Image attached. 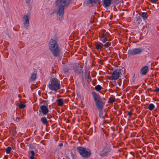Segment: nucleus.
<instances>
[{
  "label": "nucleus",
  "mask_w": 159,
  "mask_h": 159,
  "mask_svg": "<svg viewBox=\"0 0 159 159\" xmlns=\"http://www.w3.org/2000/svg\"><path fill=\"white\" fill-rule=\"evenodd\" d=\"M102 45V43L99 42H96L95 43L96 48L98 50L99 49H101L103 47Z\"/></svg>",
  "instance_id": "nucleus-15"
},
{
  "label": "nucleus",
  "mask_w": 159,
  "mask_h": 159,
  "mask_svg": "<svg viewBox=\"0 0 159 159\" xmlns=\"http://www.w3.org/2000/svg\"><path fill=\"white\" fill-rule=\"evenodd\" d=\"M18 106L20 109H23L26 107V105L21 103H20L19 104H18Z\"/></svg>",
  "instance_id": "nucleus-25"
},
{
  "label": "nucleus",
  "mask_w": 159,
  "mask_h": 159,
  "mask_svg": "<svg viewBox=\"0 0 159 159\" xmlns=\"http://www.w3.org/2000/svg\"><path fill=\"white\" fill-rule=\"evenodd\" d=\"M154 91L156 92H159V88H156V89L155 90H154Z\"/></svg>",
  "instance_id": "nucleus-32"
},
{
  "label": "nucleus",
  "mask_w": 159,
  "mask_h": 159,
  "mask_svg": "<svg viewBox=\"0 0 159 159\" xmlns=\"http://www.w3.org/2000/svg\"><path fill=\"white\" fill-rule=\"evenodd\" d=\"M63 145V144L62 143H60L59 144V146L60 147H61V146H62Z\"/></svg>",
  "instance_id": "nucleus-35"
},
{
  "label": "nucleus",
  "mask_w": 159,
  "mask_h": 159,
  "mask_svg": "<svg viewBox=\"0 0 159 159\" xmlns=\"http://www.w3.org/2000/svg\"><path fill=\"white\" fill-rule=\"evenodd\" d=\"M112 0H103V5L105 7H107L109 6Z\"/></svg>",
  "instance_id": "nucleus-13"
},
{
  "label": "nucleus",
  "mask_w": 159,
  "mask_h": 159,
  "mask_svg": "<svg viewBox=\"0 0 159 159\" xmlns=\"http://www.w3.org/2000/svg\"><path fill=\"white\" fill-rule=\"evenodd\" d=\"M41 121L44 125H47L48 122L45 117H42L41 119Z\"/></svg>",
  "instance_id": "nucleus-17"
},
{
  "label": "nucleus",
  "mask_w": 159,
  "mask_h": 159,
  "mask_svg": "<svg viewBox=\"0 0 159 159\" xmlns=\"http://www.w3.org/2000/svg\"><path fill=\"white\" fill-rule=\"evenodd\" d=\"M84 76L85 79H86L87 80H91L90 73L89 72H86L85 73Z\"/></svg>",
  "instance_id": "nucleus-18"
},
{
  "label": "nucleus",
  "mask_w": 159,
  "mask_h": 159,
  "mask_svg": "<svg viewBox=\"0 0 159 159\" xmlns=\"http://www.w3.org/2000/svg\"><path fill=\"white\" fill-rule=\"evenodd\" d=\"M77 150L80 154L84 158H88L91 154V152L90 150L82 147H77Z\"/></svg>",
  "instance_id": "nucleus-5"
},
{
  "label": "nucleus",
  "mask_w": 159,
  "mask_h": 159,
  "mask_svg": "<svg viewBox=\"0 0 159 159\" xmlns=\"http://www.w3.org/2000/svg\"><path fill=\"white\" fill-rule=\"evenodd\" d=\"M37 75L36 73H32L31 75V77L30 78V81H34Z\"/></svg>",
  "instance_id": "nucleus-19"
},
{
  "label": "nucleus",
  "mask_w": 159,
  "mask_h": 159,
  "mask_svg": "<svg viewBox=\"0 0 159 159\" xmlns=\"http://www.w3.org/2000/svg\"><path fill=\"white\" fill-rule=\"evenodd\" d=\"M29 17L30 16L27 15H25L23 17V19L24 21L23 24L26 27H28L29 26Z\"/></svg>",
  "instance_id": "nucleus-10"
},
{
  "label": "nucleus",
  "mask_w": 159,
  "mask_h": 159,
  "mask_svg": "<svg viewBox=\"0 0 159 159\" xmlns=\"http://www.w3.org/2000/svg\"><path fill=\"white\" fill-rule=\"evenodd\" d=\"M99 0H89L87 1V4L90 6H92L94 4L97 3Z\"/></svg>",
  "instance_id": "nucleus-14"
},
{
  "label": "nucleus",
  "mask_w": 159,
  "mask_h": 159,
  "mask_svg": "<svg viewBox=\"0 0 159 159\" xmlns=\"http://www.w3.org/2000/svg\"><path fill=\"white\" fill-rule=\"evenodd\" d=\"M148 70V67L146 66H145L141 68L140 70V74L143 75H145L147 74Z\"/></svg>",
  "instance_id": "nucleus-11"
},
{
  "label": "nucleus",
  "mask_w": 159,
  "mask_h": 159,
  "mask_svg": "<svg viewBox=\"0 0 159 159\" xmlns=\"http://www.w3.org/2000/svg\"><path fill=\"white\" fill-rule=\"evenodd\" d=\"M99 116L100 117H102L104 118L105 116V114L104 115H103L102 113V110H99Z\"/></svg>",
  "instance_id": "nucleus-30"
},
{
  "label": "nucleus",
  "mask_w": 159,
  "mask_h": 159,
  "mask_svg": "<svg viewBox=\"0 0 159 159\" xmlns=\"http://www.w3.org/2000/svg\"><path fill=\"white\" fill-rule=\"evenodd\" d=\"M143 50V49L141 48L130 49L128 51V54L129 55L132 56L140 54Z\"/></svg>",
  "instance_id": "nucleus-7"
},
{
  "label": "nucleus",
  "mask_w": 159,
  "mask_h": 159,
  "mask_svg": "<svg viewBox=\"0 0 159 159\" xmlns=\"http://www.w3.org/2000/svg\"><path fill=\"white\" fill-rule=\"evenodd\" d=\"M148 15L147 14V12H143L141 14V17L143 18V19L144 20L146 19L148 17Z\"/></svg>",
  "instance_id": "nucleus-20"
},
{
  "label": "nucleus",
  "mask_w": 159,
  "mask_h": 159,
  "mask_svg": "<svg viewBox=\"0 0 159 159\" xmlns=\"http://www.w3.org/2000/svg\"><path fill=\"white\" fill-rule=\"evenodd\" d=\"M95 89L96 91H99L102 89V87L101 85H98L95 86Z\"/></svg>",
  "instance_id": "nucleus-23"
},
{
  "label": "nucleus",
  "mask_w": 159,
  "mask_h": 159,
  "mask_svg": "<svg viewBox=\"0 0 159 159\" xmlns=\"http://www.w3.org/2000/svg\"><path fill=\"white\" fill-rule=\"evenodd\" d=\"M92 94L97 108L99 110H102L105 103V102L95 92H93Z\"/></svg>",
  "instance_id": "nucleus-3"
},
{
  "label": "nucleus",
  "mask_w": 159,
  "mask_h": 159,
  "mask_svg": "<svg viewBox=\"0 0 159 159\" xmlns=\"http://www.w3.org/2000/svg\"><path fill=\"white\" fill-rule=\"evenodd\" d=\"M30 153L31 154V156L30 157V159H34V155H35V153L33 151H32L30 152Z\"/></svg>",
  "instance_id": "nucleus-26"
},
{
  "label": "nucleus",
  "mask_w": 159,
  "mask_h": 159,
  "mask_svg": "<svg viewBox=\"0 0 159 159\" xmlns=\"http://www.w3.org/2000/svg\"><path fill=\"white\" fill-rule=\"evenodd\" d=\"M109 152V150L107 148L105 147L104 148L101 153L100 154V155L101 156H107Z\"/></svg>",
  "instance_id": "nucleus-12"
},
{
  "label": "nucleus",
  "mask_w": 159,
  "mask_h": 159,
  "mask_svg": "<svg viewBox=\"0 0 159 159\" xmlns=\"http://www.w3.org/2000/svg\"><path fill=\"white\" fill-rule=\"evenodd\" d=\"M158 0H150V1L153 3H156Z\"/></svg>",
  "instance_id": "nucleus-31"
},
{
  "label": "nucleus",
  "mask_w": 159,
  "mask_h": 159,
  "mask_svg": "<svg viewBox=\"0 0 159 159\" xmlns=\"http://www.w3.org/2000/svg\"><path fill=\"white\" fill-rule=\"evenodd\" d=\"M25 0V2L27 4H29L30 0Z\"/></svg>",
  "instance_id": "nucleus-34"
},
{
  "label": "nucleus",
  "mask_w": 159,
  "mask_h": 159,
  "mask_svg": "<svg viewBox=\"0 0 159 159\" xmlns=\"http://www.w3.org/2000/svg\"><path fill=\"white\" fill-rule=\"evenodd\" d=\"M115 101V99L113 98H110L109 99V102L112 103L114 102Z\"/></svg>",
  "instance_id": "nucleus-27"
},
{
  "label": "nucleus",
  "mask_w": 159,
  "mask_h": 159,
  "mask_svg": "<svg viewBox=\"0 0 159 159\" xmlns=\"http://www.w3.org/2000/svg\"><path fill=\"white\" fill-rule=\"evenodd\" d=\"M155 107L154 104L151 103L149 104L148 107V109L150 111L153 110L155 108Z\"/></svg>",
  "instance_id": "nucleus-21"
},
{
  "label": "nucleus",
  "mask_w": 159,
  "mask_h": 159,
  "mask_svg": "<svg viewBox=\"0 0 159 159\" xmlns=\"http://www.w3.org/2000/svg\"><path fill=\"white\" fill-rule=\"evenodd\" d=\"M11 150V148L10 146H8L6 149V152L7 153L9 154L10 153Z\"/></svg>",
  "instance_id": "nucleus-24"
},
{
  "label": "nucleus",
  "mask_w": 159,
  "mask_h": 159,
  "mask_svg": "<svg viewBox=\"0 0 159 159\" xmlns=\"http://www.w3.org/2000/svg\"><path fill=\"white\" fill-rule=\"evenodd\" d=\"M128 115L129 116H131L132 115V113L131 111H129L128 112Z\"/></svg>",
  "instance_id": "nucleus-33"
},
{
  "label": "nucleus",
  "mask_w": 159,
  "mask_h": 159,
  "mask_svg": "<svg viewBox=\"0 0 159 159\" xmlns=\"http://www.w3.org/2000/svg\"><path fill=\"white\" fill-rule=\"evenodd\" d=\"M39 111L40 112H42L44 115L47 114L49 111L48 106L45 105H41L40 107Z\"/></svg>",
  "instance_id": "nucleus-9"
},
{
  "label": "nucleus",
  "mask_w": 159,
  "mask_h": 159,
  "mask_svg": "<svg viewBox=\"0 0 159 159\" xmlns=\"http://www.w3.org/2000/svg\"><path fill=\"white\" fill-rule=\"evenodd\" d=\"M136 20L138 21V24H140L142 20L140 15H137L136 16Z\"/></svg>",
  "instance_id": "nucleus-22"
},
{
  "label": "nucleus",
  "mask_w": 159,
  "mask_h": 159,
  "mask_svg": "<svg viewBox=\"0 0 159 159\" xmlns=\"http://www.w3.org/2000/svg\"><path fill=\"white\" fill-rule=\"evenodd\" d=\"M111 45V43L109 42H107L104 45V46L105 48H108Z\"/></svg>",
  "instance_id": "nucleus-28"
},
{
  "label": "nucleus",
  "mask_w": 159,
  "mask_h": 159,
  "mask_svg": "<svg viewBox=\"0 0 159 159\" xmlns=\"http://www.w3.org/2000/svg\"><path fill=\"white\" fill-rule=\"evenodd\" d=\"M69 69H65L64 70V73L65 74H68L69 72Z\"/></svg>",
  "instance_id": "nucleus-29"
},
{
  "label": "nucleus",
  "mask_w": 159,
  "mask_h": 159,
  "mask_svg": "<svg viewBox=\"0 0 159 159\" xmlns=\"http://www.w3.org/2000/svg\"><path fill=\"white\" fill-rule=\"evenodd\" d=\"M121 71V70L119 69L114 70L111 74L112 79L114 80H117L122 75Z\"/></svg>",
  "instance_id": "nucleus-8"
},
{
  "label": "nucleus",
  "mask_w": 159,
  "mask_h": 159,
  "mask_svg": "<svg viewBox=\"0 0 159 159\" xmlns=\"http://www.w3.org/2000/svg\"><path fill=\"white\" fill-rule=\"evenodd\" d=\"M110 34L108 32H106L105 30L101 31L99 34L100 40L103 43H105L107 40V37H109Z\"/></svg>",
  "instance_id": "nucleus-6"
},
{
  "label": "nucleus",
  "mask_w": 159,
  "mask_h": 159,
  "mask_svg": "<svg viewBox=\"0 0 159 159\" xmlns=\"http://www.w3.org/2000/svg\"><path fill=\"white\" fill-rule=\"evenodd\" d=\"M57 105L60 107H62L63 105V99L59 98L57 99L56 101Z\"/></svg>",
  "instance_id": "nucleus-16"
},
{
  "label": "nucleus",
  "mask_w": 159,
  "mask_h": 159,
  "mask_svg": "<svg viewBox=\"0 0 159 159\" xmlns=\"http://www.w3.org/2000/svg\"><path fill=\"white\" fill-rule=\"evenodd\" d=\"M70 0H57L56 3L59 7L57 14L59 15V19L61 20L63 17L64 8L68 5Z\"/></svg>",
  "instance_id": "nucleus-1"
},
{
  "label": "nucleus",
  "mask_w": 159,
  "mask_h": 159,
  "mask_svg": "<svg viewBox=\"0 0 159 159\" xmlns=\"http://www.w3.org/2000/svg\"><path fill=\"white\" fill-rule=\"evenodd\" d=\"M60 86L59 80L56 78H53L51 79L49 82V88L52 91H57L60 89Z\"/></svg>",
  "instance_id": "nucleus-4"
},
{
  "label": "nucleus",
  "mask_w": 159,
  "mask_h": 159,
  "mask_svg": "<svg viewBox=\"0 0 159 159\" xmlns=\"http://www.w3.org/2000/svg\"><path fill=\"white\" fill-rule=\"evenodd\" d=\"M48 48L55 57L60 55V48L57 41L51 39L49 42Z\"/></svg>",
  "instance_id": "nucleus-2"
}]
</instances>
